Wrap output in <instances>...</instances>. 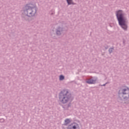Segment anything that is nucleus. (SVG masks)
<instances>
[{
    "instance_id": "obj_1",
    "label": "nucleus",
    "mask_w": 129,
    "mask_h": 129,
    "mask_svg": "<svg viewBox=\"0 0 129 129\" xmlns=\"http://www.w3.org/2000/svg\"><path fill=\"white\" fill-rule=\"evenodd\" d=\"M37 10L38 8H37L36 4L29 3L28 4H26L23 9V12L25 16H22L23 20L24 21H28V20H29L28 17L29 18L34 17L35 15H36Z\"/></svg>"
},
{
    "instance_id": "obj_2",
    "label": "nucleus",
    "mask_w": 129,
    "mask_h": 129,
    "mask_svg": "<svg viewBox=\"0 0 129 129\" xmlns=\"http://www.w3.org/2000/svg\"><path fill=\"white\" fill-rule=\"evenodd\" d=\"M59 101L63 104L69 102L68 104V107L69 108L71 106V102L73 101L74 97L72 96L71 93L68 89H64L59 93Z\"/></svg>"
},
{
    "instance_id": "obj_3",
    "label": "nucleus",
    "mask_w": 129,
    "mask_h": 129,
    "mask_svg": "<svg viewBox=\"0 0 129 129\" xmlns=\"http://www.w3.org/2000/svg\"><path fill=\"white\" fill-rule=\"evenodd\" d=\"M116 17L118 21L119 26L124 30L127 31V24H126V17L124 16V12L121 10L116 11Z\"/></svg>"
},
{
    "instance_id": "obj_4",
    "label": "nucleus",
    "mask_w": 129,
    "mask_h": 129,
    "mask_svg": "<svg viewBox=\"0 0 129 129\" xmlns=\"http://www.w3.org/2000/svg\"><path fill=\"white\" fill-rule=\"evenodd\" d=\"M118 99L122 101L127 100L129 98V88L127 87L125 88H120L118 92Z\"/></svg>"
},
{
    "instance_id": "obj_5",
    "label": "nucleus",
    "mask_w": 129,
    "mask_h": 129,
    "mask_svg": "<svg viewBox=\"0 0 129 129\" xmlns=\"http://www.w3.org/2000/svg\"><path fill=\"white\" fill-rule=\"evenodd\" d=\"M68 31V27L67 26H58L55 29V35L56 36H61L62 34L66 33Z\"/></svg>"
},
{
    "instance_id": "obj_6",
    "label": "nucleus",
    "mask_w": 129,
    "mask_h": 129,
    "mask_svg": "<svg viewBox=\"0 0 129 129\" xmlns=\"http://www.w3.org/2000/svg\"><path fill=\"white\" fill-rule=\"evenodd\" d=\"M67 129H80L79 124L77 123H72L68 127Z\"/></svg>"
},
{
    "instance_id": "obj_7",
    "label": "nucleus",
    "mask_w": 129,
    "mask_h": 129,
    "mask_svg": "<svg viewBox=\"0 0 129 129\" xmlns=\"http://www.w3.org/2000/svg\"><path fill=\"white\" fill-rule=\"evenodd\" d=\"M97 80V78H95L94 79L92 78L89 79L86 81V83L88 84H95L96 83V81Z\"/></svg>"
},
{
    "instance_id": "obj_8",
    "label": "nucleus",
    "mask_w": 129,
    "mask_h": 129,
    "mask_svg": "<svg viewBox=\"0 0 129 129\" xmlns=\"http://www.w3.org/2000/svg\"><path fill=\"white\" fill-rule=\"evenodd\" d=\"M66 1L68 6H70V5H76V3H73V0H66Z\"/></svg>"
},
{
    "instance_id": "obj_9",
    "label": "nucleus",
    "mask_w": 129,
    "mask_h": 129,
    "mask_svg": "<svg viewBox=\"0 0 129 129\" xmlns=\"http://www.w3.org/2000/svg\"><path fill=\"white\" fill-rule=\"evenodd\" d=\"M64 122L65 123L63 124V125H67L69 123H70V122H71V121H70V119L67 118L65 119Z\"/></svg>"
},
{
    "instance_id": "obj_10",
    "label": "nucleus",
    "mask_w": 129,
    "mask_h": 129,
    "mask_svg": "<svg viewBox=\"0 0 129 129\" xmlns=\"http://www.w3.org/2000/svg\"><path fill=\"white\" fill-rule=\"evenodd\" d=\"M65 79V76H64L63 75H60L59 76V80L60 81H62Z\"/></svg>"
},
{
    "instance_id": "obj_11",
    "label": "nucleus",
    "mask_w": 129,
    "mask_h": 129,
    "mask_svg": "<svg viewBox=\"0 0 129 129\" xmlns=\"http://www.w3.org/2000/svg\"><path fill=\"white\" fill-rule=\"evenodd\" d=\"M114 50V47H110L109 48L108 52H109V54H111V53H112V52H113V50Z\"/></svg>"
},
{
    "instance_id": "obj_12",
    "label": "nucleus",
    "mask_w": 129,
    "mask_h": 129,
    "mask_svg": "<svg viewBox=\"0 0 129 129\" xmlns=\"http://www.w3.org/2000/svg\"><path fill=\"white\" fill-rule=\"evenodd\" d=\"M105 50H107V49L109 48L108 45H107V44H105V45L104 46Z\"/></svg>"
},
{
    "instance_id": "obj_13",
    "label": "nucleus",
    "mask_w": 129,
    "mask_h": 129,
    "mask_svg": "<svg viewBox=\"0 0 129 129\" xmlns=\"http://www.w3.org/2000/svg\"><path fill=\"white\" fill-rule=\"evenodd\" d=\"M5 122V119L1 118L0 119V122Z\"/></svg>"
},
{
    "instance_id": "obj_14",
    "label": "nucleus",
    "mask_w": 129,
    "mask_h": 129,
    "mask_svg": "<svg viewBox=\"0 0 129 129\" xmlns=\"http://www.w3.org/2000/svg\"><path fill=\"white\" fill-rule=\"evenodd\" d=\"M107 83H106L105 84H103V85H101V86H105V85H106V84H107Z\"/></svg>"
},
{
    "instance_id": "obj_15",
    "label": "nucleus",
    "mask_w": 129,
    "mask_h": 129,
    "mask_svg": "<svg viewBox=\"0 0 129 129\" xmlns=\"http://www.w3.org/2000/svg\"><path fill=\"white\" fill-rule=\"evenodd\" d=\"M123 45L125 44V40L123 41Z\"/></svg>"
},
{
    "instance_id": "obj_16",
    "label": "nucleus",
    "mask_w": 129,
    "mask_h": 129,
    "mask_svg": "<svg viewBox=\"0 0 129 129\" xmlns=\"http://www.w3.org/2000/svg\"><path fill=\"white\" fill-rule=\"evenodd\" d=\"M53 14H53V13L51 14V15H53Z\"/></svg>"
}]
</instances>
